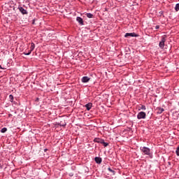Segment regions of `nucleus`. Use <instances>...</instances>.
Wrapping results in <instances>:
<instances>
[{
	"mask_svg": "<svg viewBox=\"0 0 179 179\" xmlns=\"http://www.w3.org/2000/svg\"><path fill=\"white\" fill-rule=\"evenodd\" d=\"M87 17H89V19H92L93 17V14L87 13Z\"/></svg>",
	"mask_w": 179,
	"mask_h": 179,
	"instance_id": "4468645a",
	"label": "nucleus"
},
{
	"mask_svg": "<svg viewBox=\"0 0 179 179\" xmlns=\"http://www.w3.org/2000/svg\"><path fill=\"white\" fill-rule=\"evenodd\" d=\"M124 37H126V38H128V37H138V35L136 34H135V32L126 33L124 35Z\"/></svg>",
	"mask_w": 179,
	"mask_h": 179,
	"instance_id": "39448f33",
	"label": "nucleus"
},
{
	"mask_svg": "<svg viewBox=\"0 0 179 179\" xmlns=\"http://www.w3.org/2000/svg\"><path fill=\"white\" fill-rule=\"evenodd\" d=\"M89 80H90V78H89L87 76H84L81 79V81L83 82V83H87V82H89Z\"/></svg>",
	"mask_w": 179,
	"mask_h": 179,
	"instance_id": "0eeeda50",
	"label": "nucleus"
},
{
	"mask_svg": "<svg viewBox=\"0 0 179 179\" xmlns=\"http://www.w3.org/2000/svg\"><path fill=\"white\" fill-rule=\"evenodd\" d=\"M76 20L80 24L83 25V19H82V17H77Z\"/></svg>",
	"mask_w": 179,
	"mask_h": 179,
	"instance_id": "9d476101",
	"label": "nucleus"
},
{
	"mask_svg": "<svg viewBox=\"0 0 179 179\" xmlns=\"http://www.w3.org/2000/svg\"><path fill=\"white\" fill-rule=\"evenodd\" d=\"M159 25H157L156 27H155V29L157 30V29H159Z\"/></svg>",
	"mask_w": 179,
	"mask_h": 179,
	"instance_id": "aec40b11",
	"label": "nucleus"
},
{
	"mask_svg": "<svg viewBox=\"0 0 179 179\" xmlns=\"http://www.w3.org/2000/svg\"><path fill=\"white\" fill-rule=\"evenodd\" d=\"M138 120H145L146 118V113L141 111L137 115Z\"/></svg>",
	"mask_w": 179,
	"mask_h": 179,
	"instance_id": "7ed1b4c3",
	"label": "nucleus"
},
{
	"mask_svg": "<svg viewBox=\"0 0 179 179\" xmlns=\"http://www.w3.org/2000/svg\"><path fill=\"white\" fill-rule=\"evenodd\" d=\"M0 69H5L3 68L2 66L0 65Z\"/></svg>",
	"mask_w": 179,
	"mask_h": 179,
	"instance_id": "412c9836",
	"label": "nucleus"
},
{
	"mask_svg": "<svg viewBox=\"0 0 179 179\" xmlns=\"http://www.w3.org/2000/svg\"><path fill=\"white\" fill-rule=\"evenodd\" d=\"M104 140H103V139H101V138H95L94 139V142H96L97 143H103V141Z\"/></svg>",
	"mask_w": 179,
	"mask_h": 179,
	"instance_id": "ddd939ff",
	"label": "nucleus"
},
{
	"mask_svg": "<svg viewBox=\"0 0 179 179\" xmlns=\"http://www.w3.org/2000/svg\"><path fill=\"white\" fill-rule=\"evenodd\" d=\"M32 23H33V24H34V20H33V22H32Z\"/></svg>",
	"mask_w": 179,
	"mask_h": 179,
	"instance_id": "4be33fe9",
	"label": "nucleus"
},
{
	"mask_svg": "<svg viewBox=\"0 0 179 179\" xmlns=\"http://www.w3.org/2000/svg\"><path fill=\"white\" fill-rule=\"evenodd\" d=\"M6 131H8V129H6V127H3V128L1 130V132H2V134H5V132H6Z\"/></svg>",
	"mask_w": 179,
	"mask_h": 179,
	"instance_id": "2eb2a0df",
	"label": "nucleus"
},
{
	"mask_svg": "<svg viewBox=\"0 0 179 179\" xmlns=\"http://www.w3.org/2000/svg\"><path fill=\"white\" fill-rule=\"evenodd\" d=\"M96 163H97V164H100L101 163V158L99 157H95L94 159Z\"/></svg>",
	"mask_w": 179,
	"mask_h": 179,
	"instance_id": "9b49d317",
	"label": "nucleus"
},
{
	"mask_svg": "<svg viewBox=\"0 0 179 179\" xmlns=\"http://www.w3.org/2000/svg\"><path fill=\"white\" fill-rule=\"evenodd\" d=\"M141 110H146V106H145V105H140L138 106V111H141Z\"/></svg>",
	"mask_w": 179,
	"mask_h": 179,
	"instance_id": "f8f14e48",
	"label": "nucleus"
},
{
	"mask_svg": "<svg viewBox=\"0 0 179 179\" xmlns=\"http://www.w3.org/2000/svg\"><path fill=\"white\" fill-rule=\"evenodd\" d=\"M156 111H157V114H162V113H163V111H164V108L158 107L156 108Z\"/></svg>",
	"mask_w": 179,
	"mask_h": 179,
	"instance_id": "1a4fd4ad",
	"label": "nucleus"
},
{
	"mask_svg": "<svg viewBox=\"0 0 179 179\" xmlns=\"http://www.w3.org/2000/svg\"><path fill=\"white\" fill-rule=\"evenodd\" d=\"M108 171H110V173H113V174H115V171H114L111 168L108 169Z\"/></svg>",
	"mask_w": 179,
	"mask_h": 179,
	"instance_id": "a211bd4d",
	"label": "nucleus"
},
{
	"mask_svg": "<svg viewBox=\"0 0 179 179\" xmlns=\"http://www.w3.org/2000/svg\"><path fill=\"white\" fill-rule=\"evenodd\" d=\"M9 99H10V101L13 102V95H12V94L9 95Z\"/></svg>",
	"mask_w": 179,
	"mask_h": 179,
	"instance_id": "f3484780",
	"label": "nucleus"
},
{
	"mask_svg": "<svg viewBox=\"0 0 179 179\" xmlns=\"http://www.w3.org/2000/svg\"><path fill=\"white\" fill-rule=\"evenodd\" d=\"M176 153L177 156H179V146L176 148Z\"/></svg>",
	"mask_w": 179,
	"mask_h": 179,
	"instance_id": "6ab92c4d",
	"label": "nucleus"
},
{
	"mask_svg": "<svg viewBox=\"0 0 179 179\" xmlns=\"http://www.w3.org/2000/svg\"><path fill=\"white\" fill-rule=\"evenodd\" d=\"M47 149H45V152H46Z\"/></svg>",
	"mask_w": 179,
	"mask_h": 179,
	"instance_id": "5701e85b",
	"label": "nucleus"
},
{
	"mask_svg": "<svg viewBox=\"0 0 179 179\" xmlns=\"http://www.w3.org/2000/svg\"><path fill=\"white\" fill-rule=\"evenodd\" d=\"M166 35H164V36H162V39H161V41L159 42V47L162 48V50H163V48H164V43H166Z\"/></svg>",
	"mask_w": 179,
	"mask_h": 179,
	"instance_id": "f03ea898",
	"label": "nucleus"
},
{
	"mask_svg": "<svg viewBox=\"0 0 179 179\" xmlns=\"http://www.w3.org/2000/svg\"><path fill=\"white\" fill-rule=\"evenodd\" d=\"M101 145H103V146L105 147V148H107V146H108V143H106L105 141H104V140L102 141V144Z\"/></svg>",
	"mask_w": 179,
	"mask_h": 179,
	"instance_id": "dca6fc26",
	"label": "nucleus"
},
{
	"mask_svg": "<svg viewBox=\"0 0 179 179\" xmlns=\"http://www.w3.org/2000/svg\"><path fill=\"white\" fill-rule=\"evenodd\" d=\"M0 169H1V167L0 166Z\"/></svg>",
	"mask_w": 179,
	"mask_h": 179,
	"instance_id": "b1692460",
	"label": "nucleus"
},
{
	"mask_svg": "<svg viewBox=\"0 0 179 179\" xmlns=\"http://www.w3.org/2000/svg\"><path fill=\"white\" fill-rule=\"evenodd\" d=\"M141 152L143 155H147L148 156L150 155V149L147 147L141 148Z\"/></svg>",
	"mask_w": 179,
	"mask_h": 179,
	"instance_id": "f257e3e1",
	"label": "nucleus"
},
{
	"mask_svg": "<svg viewBox=\"0 0 179 179\" xmlns=\"http://www.w3.org/2000/svg\"><path fill=\"white\" fill-rule=\"evenodd\" d=\"M93 107V103H88L85 105V108H87V111L90 110V109Z\"/></svg>",
	"mask_w": 179,
	"mask_h": 179,
	"instance_id": "6e6552de",
	"label": "nucleus"
},
{
	"mask_svg": "<svg viewBox=\"0 0 179 179\" xmlns=\"http://www.w3.org/2000/svg\"><path fill=\"white\" fill-rule=\"evenodd\" d=\"M34 48H36V45L34 44V43H31V47H30V50L29 51L28 53H24L25 55H30V54H31V51L34 50Z\"/></svg>",
	"mask_w": 179,
	"mask_h": 179,
	"instance_id": "20e7f679",
	"label": "nucleus"
},
{
	"mask_svg": "<svg viewBox=\"0 0 179 179\" xmlns=\"http://www.w3.org/2000/svg\"><path fill=\"white\" fill-rule=\"evenodd\" d=\"M18 9L20 12L22 13V15H27V10L24 9L23 7L19 6Z\"/></svg>",
	"mask_w": 179,
	"mask_h": 179,
	"instance_id": "423d86ee",
	"label": "nucleus"
}]
</instances>
